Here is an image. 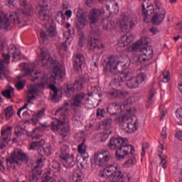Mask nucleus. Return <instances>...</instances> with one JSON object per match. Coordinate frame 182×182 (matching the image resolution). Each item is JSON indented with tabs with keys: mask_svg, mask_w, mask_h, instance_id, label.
Listing matches in <instances>:
<instances>
[{
	"mask_svg": "<svg viewBox=\"0 0 182 182\" xmlns=\"http://www.w3.org/2000/svg\"><path fill=\"white\" fill-rule=\"evenodd\" d=\"M77 151L78 153H80V154H85V153H86V147H85V142H82L78 146Z\"/></svg>",
	"mask_w": 182,
	"mask_h": 182,
	"instance_id": "obj_48",
	"label": "nucleus"
},
{
	"mask_svg": "<svg viewBox=\"0 0 182 182\" xmlns=\"http://www.w3.org/2000/svg\"><path fill=\"white\" fill-rule=\"evenodd\" d=\"M42 75V73L41 72H35L34 73V75L32 76L31 80L33 82H36V80H38V79H39V77H41V75Z\"/></svg>",
	"mask_w": 182,
	"mask_h": 182,
	"instance_id": "obj_57",
	"label": "nucleus"
},
{
	"mask_svg": "<svg viewBox=\"0 0 182 182\" xmlns=\"http://www.w3.org/2000/svg\"><path fill=\"white\" fill-rule=\"evenodd\" d=\"M67 149L68 146L66 145H64L61 147L60 154L59 157L61 159L64 167H66V168H69L73 167V161H75V158L73 157V154L70 155L66 153Z\"/></svg>",
	"mask_w": 182,
	"mask_h": 182,
	"instance_id": "obj_13",
	"label": "nucleus"
},
{
	"mask_svg": "<svg viewBox=\"0 0 182 182\" xmlns=\"http://www.w3.org/2000/svg\"><path fill=\"white\" fill-rule=\"evenodd\" d=\"M68 113H69V103L66 102L55 111V115L59 116V118H56L55 121L51 123L52 130L58 132L60 136H63V139L66 137L70 132Z\"/></svg>",
	"mask_w": 182,
	"mask_h": 182,
	"instance_id": "obj_2",
	"label": "nucleus"
},
{
	"mask_svg": "<svg viewBox=\"0 0 182 182\" xmlns=\"http://www.w3.org/2000/svg\"><path fill=\"white\" fill-rule=\"evenodd\" d=\"M11 53H9V51H8L7 54H5L4 53H2V56L4 60L5 63H6L7 65H9L10 63V59H11Z\"/></svg>",
	"mask_w": 182,
	"mask_h": 182,
	"instance_id": "obj_49",
	"label": "nucleus"
},
{
	"mask_svg": "<svg viewBox=\"0 0 182 182\" xmlns=\"http://www.w3.org/2000/svg\"><path fill=\"white\" fill-rule=\"evenodd\" d=\"M91 37L88 38L87 47L90 50L94 49H103L105 46L100 43L97 38L100 36V31L99 29L92 30L90 34Z\"/></svg>",
	"mask_w": 182,
	"mask_h": 182,
	"instance_id": "obj_12",
	"label": "nucleus"
},
{
	"mask_svg": "<svg viewBox=\"0 0 182 182\" xmlns=\"http://www.w3.org/2000/svg\"><path fill=\"white\" fill-rule=\"evenodd\" d=\"M127 139L122 137H112L108 143V147L111 150H116L117 160H124L130 157V154H134V147L127 144Z\"/></svg>",
	"mask_w": 182,
	"mask_h": 182,
	"instance_id": "obj_3",
	"label": "nucleus"
},
{
	"mask_svg": "<svg viewBox=\"0 0 182 182\" xmlns=\"http://www.w3.org/2000/svg\"><path fill=\"white\" fill-rule=\"evenodd\" d=\"M43 167V159L38 158L36 160V165L26 176L27 182H38L41 175L42 174V168Z\"/></svg>",
	"mask_w": 182,
	"mask_h": 182,
	"instance_id": "obj_11",
	"label": "nucleus"
},
{
	"mask_svg": "<svg viewBox=\"0 0 182 182\" xmlns=\"http://www.w3.org/2000/svg\"><path fill=\"white\" fill-rule=\"evenodd\" d=\"M124 82H127L126 85L129 89H137V87H139V84L136 78L133 77L131 73L120 74V75L117 76L112 80V85L114 87L122 89V86L124 85Z\"/></svg>",
	"mask_w": 182,
	"mask_h": 182,
	"instance_id": "obj_6",
	"label": "nucleus"
},
{
	"mask_svg": "<svg viewBox=\"0 0 182 182\" xmlns=\"http://www.w3.org/2000/svg\"><path fill=\"white\" fill-rule=\"evenodd\" d=\"M45 145V140L44 139H40L36 141H33L30 144V149L31 150H38L40 149V147H43Z\"/></svg>",
	"mask_w": 182,
	"mask_h": 182,
	"instance_id": "obj_29",
	"label": "nucleus"
},
{
	"mask_svg": "<svg viewBox=\"0 0 182 182\" xmlns=\"http://www.w3.org/2000/svg\"><path fill=\"white\" fill-rule=\"evenodd\" d=\"M102 29L104 31H111V29H114L116 24L114 21H110L109 18H103L102 21Z\"/></svg>",
	"mask_w": 182,
	"mask_h": 182,
	"instance_id": "obj_27",
	"label": "nucleus"
},
{
	"mask_svg": "<svg viewBox=\"0 0 182 182\" xmlns=\"http://www.w3.org/2000/svg\"><path fill=\"white\" fill-rule=\"evenodd\" d=\"M146 8H151L154 12L151 19V23L156 26L161 25L166 18V10H164V8L161 6L160 0H154V5H148L146 6Z\"/></svg>",
	"mask_w": 182,
	"mask_h": 182,
	"instance_id": "obj_7",
	"label": "nucleus"
},
{
	"mask_svg": "<svg viewBox=\"0 0 182 182\" xmlns=\"http://www.w3.org/2000/svg\"><path fill=\"white\" fill-rule=\"evenodd\" d=\"M37 151L39 154V156H41V157H40V159H43V156H46V153L45 152V149H43V146H41L40 148H38L37 149Z\"/></svg>",
	"mask_w": 182,
	"mask_h": 182,
	"instance_id": "obj_54",
	"label": "nucleus"
},
{
	"mask_svg": "<svg viewBox=\"0 0 182 182\" xmlns=\"http://www.w3.org/2000/svg\"><path fill=\"white\" fill-rule=\"evenodd\" d=\"M99 176L100 177H102V178L109 177L110 182L130 181V177L124 176V174L120 169V166L117 164H112L106 166L103 171H100Z\"/></svg>",
	"mask_w": 182,
	"mask_h": 182,
	"instance_id": "obj_4",
	"label": "nucleus"
},
{
	"mask_svg": "<svg viewBox=\"0 0 182 182\" xmlns=\"http://www.w3.org/2000/svg\"><path fill=\"white\" fill-rule=\"evenodd\" d=\"M38 59L39 63H41L43 68L48 66L49 62L51 65H56V63H58V60H53V58L50 57V55L44 50H41V54L38 55Z\"/></svg>",
	"mask_w": 182,
	"mask_h": 182,
	"instance_id": "obj_17",
	"label": "nucleus"
},
{
	"mask_svg": "<svg viewBox=\"0 0 182 182\" xmlns=\"http://www.w3.org/2000/svg\"><path fill=\"white\" fill-rule=\"evenodd\" d=\"M11 130H12V127H8L6 129L1 131L3 141H6V140H8V136H9V132H11Z\"/></svg>",
	"mask_w": 182,
	"mask_h": 182,
	"instance_id": "obj_42",
	"label": "nucleus"
},
{
	"mask_svg": "<svg viewBox=\"0 0 182 182\" xmlns=\"http://www.w3.org/2000/svg\"><path fill=\"white\" fill-rule=\"evenodd\" d=\"M106 114V111L105 109L97 108V117H105V114Z\"/></svg>",
	"mask_w": 182,
	"mask_h": 182,
	"instance_id": "obj_50",
	"label": "nucleus"
},
{
	"mask_svg": "<svg viewBox=\"0 0 182 182\" xmlns=\"http://www.w3.org/2000/svg\"><path fill=\"white\" fill-rule=\"evenodd\" d=\"M3 70H4V61L2 60H0V79H2V75H4Z\"/></svg>",
	"mask_w": 182,
	"mask_h": 182,
	"instance_id": "obj_60",
	"label": "nucleus"
},
{
	"mask_svg": "<svg viewBox=\"0 0 182 182\" xmlns=\"http://www.w3.org/2000/svg\"><path fill=\"white\" fill-rule=\"evenodd\" d=\"M176 137L178 140H181L182 141V131H178L176 133Z\"/></svg>",
	"mask_w": 182,
	"mask_h": 182,
	"instance_id": "obj_62",
	"label": "nucleus"
},
{
	"mask_svg": "<svg viewBox=\"0 0 182 182\" xmlns=\"http://www.w3.org/2000/svg\"><path fill=\"white\" fill-rule=\"evenodd\" d=\"M80 117H82V113L80 112H74L73 119L75 122H80Z\"/></svg>",
	"mask_w": 182,
	"mask_h": 182,
	"instance_id": "obj_51",
	"label": "nucleus"
},
{
	"mask_svg": "<svg viewBox=\"0 0 182 182\" xmlns=\"http://www.w3.org/2000/svg\"><path fill=\"white\" fill-rule=\"evenodd\" d=\"M14 107L9 106L4 109V113L6 119H11V117L14 114Z\"/></svg>",
	"mask_w": 182,
	"mask_h": 182,
	"instance_id": "obj_40",
	"label": "nucleus"
},
{
	"mask_svg": "<svg viewBox=\"0 0 182 182\" xmlns=\"http://www.w3.org/2000/svg\"><path fill=\"white\" fill-rule=\"evenodd\" d=\"M141 6H142V15L144 16V21L147 23V22H149V19H148L149 14H147L149 12V10L146 9L144 4H142Z\"/></svg>",
	"mask_w": 182,
	"mask_h": 182,
	"instance_id": "obj_45",
	"label": "nucleus"
},
{
	"mask_svg": "<svg viewBox=\"0 0 182 182\" xmlns=\"http://www.w3.org/2000/svg\"><path fill=\"white\" fill-rule=\"evenodd\" d=\"M120 120V127L125 133H134L139 129V119L136 117L133 118L125 114L121 117Z\"/></svg>",
	"mask_w": 182,
	"mask_h": 182,
	"instance_id": "obj_8",
	"label": "nucleus"
},
{
	"mask_svg": "<svg viewBox=\"0 0 182 182\" xmlns=\"http://www.w3.org/2000/svg\"><path fill=\"white\" fill-rule=\"evenodd\" d=\"M46 31L49 35V36H56L58 35V31H56V27L50 25L49 26L46 27Z\"/></svg>",
	"mask_w": 182,
	"mask_h": 182,
	"instance_id": "obj_36",
	"label": "nucleus"
},
{
	"mask_svg": "<svg viewBox=\"0 0 182 182\" xmlns=\"http://www.w3.org/2000/svg\"><path fill=\"white\" fill-rule=\"evenodd\" d=\"M77 20L75 21V26L77 28V29H78L79 31H80V29H83L85 26V15L77 12Z\"/></svg>",
	"mask_w": 182,
	"mask_h": 182,
	"instance_id": "obj_24",
	"label": "nucleus"
},
{
	"mask_svg": "<svg viewBox=\"0 0 182 182\" xmlns=\"http://www.w3.org/2000/svg\"><path fill=\"white\" fill-rule=\"evenodd\" d=\"M45 114V109H42L41 110L36 112L33 114L32 120L36 122H39V119H42V117Z\"/></svg>",
	"mask_w": 182,
	"mask_h": 182,
	"instance_id": "obj_35",
	"label": "nucleus"
},
{
	"mask_svg": "<svg viewBox=\"0 0 182 182\" xmlns=\"http://www.w3.org/2000/svg\"><path fill=\"white\" fill-rule=\"evenodd\" d=\"M9 53H12L14 59L21 56V51L18 50V48L15 45H11L9 47Z\"/></svg>",
	"mask_w": 182,
	"mask_h": 182,
	"instance_id": "obj_32",
	"label": "nucleus"
},
{
	"mask_svg": "<svg viewBox=\"0 0 182 182\" xmlns=\"http://www.w3.org/2000/svg\"><path fill=\"white\" fill-rule=\"evenodd\" d=\"M12 92H14V87H10L9 89L2 91L1 95H3L4 97H6V99H12V95H11Z\"/></svg>",
	"mask_w": 182,
	"mask_h": 182,
	"instance_id": "obj_39",
	"label": "nucleus"
},
{
	"mask_svg": "<svg viewBox=\"0 0 182 182\" xmlns=\"http://www.w3.org/2000/svg\"><path fill=\"white\" fill-rule=\"evenodd\" d=\"M112 123H113V119L112 118H107L102 121V126L106 130H109L112 127Z\"/></svg>",
	"mask_w": 182,
	"mask_h": 182,
	"instance_id": "obj_38",
	"label": "nucleus"
},
{
	"mask_svg": "<svg viewBox=\"0 0 182 182\" xmlns=\"http://www.w3.org/2000/svg\"><path fill=\"white\" fill-rule=\"evenodd\" d=\"M50 171H53V173H60L62 171V166L60 163L57 161H53L50 164Z\"/></svg>",
	"mask_w": 182,
	"mask_h": 182,
	"instance_id": "obj_31",
	"label": "nucleus"
},
{
	"mask_svg": "<svg viewBox=\"0 0 182 182\" xmlns=\"http://www.w3.org/2000/svg\"><path fill=\"white\" fill-rule=\"evenodd\" d=\"M67 41L62 43V44L58 47L59 50H65V52H68V45L66 44Z\"/></svg>",
	"mask_w": 182,
	"mask_h": 182,
	"instance_id": "obj_56",
	"label": "nucleus"
},
{
	"mask_svg": "<svg viewBox=\"0 0 182 182\" xmlns=\"http://www.w3.org/2000/svg\"><path fill=\"white\" fill-rule=\"evenodd\" d=\"M75 86L72 85L70 84L67 85V90L65 92L67 93L66 97H70L72 96L73 93H75Z\"/></svg>",
	"mask_w": 182,
	"mask_h": 182,
	"instance_id": "obj_41",
	"label": "nucleus"
},
{
	"mask_svg": "<svg viewBox=\"0 0 182 182\" xmlns=\"http://www.w3.org/2000/svg\"><path fill=\"white\" fill-rule=\"evenodd\" d=\"M20 5L22 9H18L16 11L15 17H14V15L12 14H9V16H8V14L4 13V11H0L1 29H5L6 31H8L9 28H11L12 23H14V25H18L19 28L23 26H21L22 23V18H23L25 15H27L28 16L32 15V13L33 12V8L32 7V5L28 4L26 0L21 1Z\"/></svg>",
	"mask_w": 182,
	"mask_h": 182,
	"instance_id": "obj_1",
	"label": "nucleus"
},
{
	"mask_svg": "<svg viewBox=\"0 0 182 182\" xmlns=\"http://www.w3.org/2000/svg\"><path fill=\"white\" fill-rule=\"evenodd\" d=\"M40 39L43 42H45L46 41H48V35L46 34V33L45 31H41L40 32Z\"/></svg>",
	"mask_w": 182,
	"mask_h": 182,
	"instance_id": "obj_53",
	"label": "nucleus"
},
{
	"mask_svg": "<svg viewBox=\"0 0 182 182\" xmlns=\"http://www.w3.org/2000/svg\"><path fill=\"white\" fill-rule=\"evenodd\" d=\"M119 66L124 68L126 64H123V62L117 60V58L114 56H110L108 58L107 61L104 67V73L108 76L111 75H117L120 73L119 70Z\"/></svg>",
	"mask_w": 182,
	"mask_h": 182,
	"instance_id": "obj_9",
	"label": "nucleus"
},
{
	"mask_svg": "<svg viewBox=\"0 0 182 182\" xmlns=\"http://www.w3.org/2000/svg\"><path fill=\"white\" fill-rule=\"evenodd\" d=\"M163 80L164 83H167L170 80V72L165 70L163 72Z\"/></svg>",
	"mask_w": 182,
	"mask_h": 182,
	"instance_id": "obj_47",
	"label": "nucleus"
},
{
	"mask_svg": "<svg viewBox=\"0 0 182 182\" xmlns=\"http://www.w3.org/2000/svg\"><path fill=\"white\" fill-rule=\"evenodd\" d=\"M73 66L77 70L82 69V66H83V63H85V56L82 54H76L73 57Z\"/></svg>",
	"mask_w": 182,
	"mask_h": 182,
	"instance_id": "obj_21",
	"label": "nucleus"
},
{
	"mask_svg": "<svg viewBox=\"0 0 182 182\" xmlns=\"http://www.w3.org/2000/svg\"><path fill=\"white\" fill-rule=\"evenodd\" d=\"M161 137L166 139L167 137V127H164L161 132Z\"/></svg>",
	"mask_w": 182,
	"mask_h": 182,
	"instance_id": "obj_59",
	"label": "nucleus"
},
{
	"mask_svg": "<svg viewBox=\"0 0 182 182\" xmlns=\"http://www.w3.org/2000/svg\"><path fill=\"white\" fill-rule=\"evenodd\" d=\"M49 88L53 92V95L51 97V100H56V99H58V87H56L55 85L50 84V85H49Z\"/></svg>",
	"mask_w": 182,
	"mask_h": 182,
	"instance_id": "obj_37",
	"label": "nucleus"
},
{
	"mask_svg": "<svg viewBox=\"0 0 182 182\" xmlns=\"http://www.w3.org/2000/svg\"><path fill=\"white\" fill-rule=\"evenodd\" d=\"M42 182H66V180L63 178L55 179L50 176V173L48 171L44 175V177H43Z\"/></svg>",
	"mask_w": 182,
	"mask_h": 182,
	"instance_id": "obj_28",
	"label": "nucleus"
},
{
	"mask_svg": "<svg viewBox=\"0 0 182 182\" xmlns=\"http://www.w3.org/2000/svg\"><path fill=\"white\" fill-rule=\"evenodd\" d=\"M105 14V10L100 9H94L91 10L90 15L88 16V19L90 22V26L92 27L93 25H96L100 19V16Z\"/></svg>",
	"mask_w": 182,
	"mask_h": 182,
	"instance_id": "obj_18",
	"label": "nucleus"
},
{
	"mask_svg": "<svg viewBox=\"0 0 182 182\" xmlns=\"http://www.w3.org/2000/svg\"><path fill=\"white\" fill-rule=\"evenodd\" d=\"M147 149H148L147 144H142V152L141 154L142 157H144V156H146V150H147Z\"/></svg>",
	"mask_w": 182,
	"mask_h": 182,
	"instance_id": "obj_58",
	"label": "nucleus"
},
{
	"mask_svg": "<svg viewBox=\"0 0 182 182\" xmlns=\"http://www.w3.org/2000/svg\"><path fill=\"white\" fill-rule=\"evenodd\" d=\"M43 4H40V11L38 12L39 18L41 21H49V10L48 6L50 4H52L53 0H41Z\"/></svg>",
	"mask_w": 182,
	"mask_h": 182,
	"instance_id": "obj_16",
	"label": "nucleus"
},
{
	"mask_svg": "<svg viewBox=\"0 0 182 182\" xmlns=\"http://www.w3.org/2000/svg\"><path fill=\"white\" fill-rule=\"evenodd\" d=\"M43 148L44 149L46 156H50V154H52V145H50V144H44V145H43Z\"/></svg>",
	"mask_w": 182,
	"mask_h": 182,
	"instance_id": "obj_44",
	"label": "nucleus"
},
{
	"mask_svg": "<svg viewBox=\"0 0 182 182\" xmlns=\"http://www.w3.org/2000/svg\"><path fill=\"white\" fill-rule=\"evenodd\" d=\"M154 95H155L154 92H152L151 94V95L149 96V100H148L149 103L151 104V103H153V102H154Z\"/></svg>",
	"mask_w": 182,
	"mask_h": 182,
	"instance_id": "obj_63",
	"label": "nucleus"
},
{
	"mask_svg": "<svg viewBox=\"0 0 182 182\" xmlns=\"http://www.w3.org/2000/svg\"><path fill=\"white\" fill-rule=\"evenodd\" d=\"M136 23H137V17L136 16H133L132 17L128 18L127 16H125L123 18V21L120 22V26L122 32H125L126 33H129L130 32V29H133V28H136Z\"/></svg>",
	"mask_w": 182,
	"mask_h": 182,
	"instance_id": "obj_15",
	"label": "nucleus"
},
{
	"mask_svg": "<svg viewBox=\"0 0 182 182\" xmlns=\"http://www.w3.org/2000/svg\"><path fill=\"white\" fill-rule=\"evenodd\" d=\"M38 92H39V88L36 85H31L28 90V103H31L33 99H36V95H38Z\"/></svg>",
	"mask_w": 182,
	"mask_h": 182,
	"instance_id": "obj_22",
	"label": "nucleus"
},
{
	"mask_svg": "<svg viewBox=\"0 0 182 182\" xmlns=\"http://www.w3.org/2000/svg\"><path fill=\"white\" fill-rule=\"evenodd\" d=\"M147 79V75L146 74L141 73L136 75L135 77V80H136V83H138V86H140L141 83H143Z\"/></svg>",
	"mask_w": 182,
	"mask_h": 182,
	"instance_id": "obj_34",
	"label": "nucleus"
},
{
	"mask_svg": "<svg viewBox=\"0 0 182 182\" xmlns=\"http://www.w3.org/2000/svg\"><path fill=\"white\" fill-rule=\"evenodd\" d=\"M163 150H164L163 144H160V146L158 147V156L159 159H161V162L159 163V166H161L162 168H167V156H162L161 154H163Z\"/></svg>",
	"mask_w": 182,
	"mask_h": 182,
	"instance_id": "obj_25",
	"label": "nucleus"
},
{
	"mask_svg": "<svg viewBox=\"0 0 182 182\" xmlns=\"http://www.w3.org/2000/svg\"><path fill=\"white\" fill-rule=\"evenodd\" d=\"M48 83H49V81H48V80H46L45 81L41 83L36 84V86L38 89H39V87H41L42 89H45V87L48 86Z\"/></svg>",
	"mask_w": 182,
	"mask_h": 182,
	"instance_id": "obj_55",
	"label": "nucleus"
},
{
	"mask_svg": "<svg viewBox=\"0 0 182 182\" xmlns=\"http://www.w3.org/2000/svg\"><path fill=\"white\" fill-rule=\"evenodd\" d=\"M116 89L117 90L108 91L107 95L111 97H119V99H124L129 95V92L120 90L121 88L116 87Z\"/></svg>",
	"mask_w": 182,
	"mask_h": 182,
	"instance_id": "obj_23",
	"label": "nucleus"
},
{
	"mask_svg": "<svg viewBox=\"0 0 182 182\" xmlns=\"http://www.w3.org/2000/svg\"><path fill=\"white\" fill-rule=\"evenodd\" d=\"M73 85L75 90H82V88L83 87V81L82 80H76Z\"/></svg>",
	"mask_w": 182,
	"mask_h": 182,
	"instance_id": "obj_46",
	"label": "nucleus"
},
{
	"mask_svg": "<svg viewBox=\"0 0 182 182\" xmlns=\"http://www.w3.org/2000/svg\"><path fill=\"white\" fill-rule=\"evenodd\" d=\"M108 113L112 115L119 114L122 113V104L120 102H112L107 107Z\"/></svg>",
	"mask_w": 182,
	"mask_h": 182,
	"instance_id": "obj_20",
	"label": "nucleus"
},
{
	"mask_svg": "<svg viewBox=\"0 0 182 182\" xmlns=\"http://www.w3.org/2000/svg\"><path fill=\"white\" fill-rule=\"evenodd\" d=\"M86 43V36H85V34L83 33H80L79 34L78 38V43L81 48H83L85 43Z\"/></svg>",
	"mask_w": 182,
	"mask_h": 182,
	"instance_id": "obj_43",
	"label": "nucleus"
},
{
	"mask_svg": "<svg viewBox=\"0 0 182 182\" xmlns=\"http://www.w3.org/2000/svg\"><path fill=\"white\" fill-rule=\"evenodd\" d=\"M146 38H142L140 41L136 42L132 46V50H139V57L138 58L139 60L143 62H147L153 58V47L151 46H146L143 47L144 45H147V42L144 41Z\"/></svg>",
	"mask_w": 182,
	"mask_h": 182,
	"instance_id": "obj_5",
	"label": "nucleus"
},
{
	"mask_svg": "<svg viewBox=\"0 0 182 182\" xmlns=\"http://www.w3.org/2000/svg\"><path fill=\"white\" fill-rule=\"evenodd\" d=\"M85 99L86 94L85 92L77 93L73 98L71 106L73 107H82L85 105Z\"/></svg>",
	"mask_w": 182,
	"mask_h": 182,
	"instance_id": "obj_19",
	"label": "nucleus"
},
{
	"mask_svg": "<svg viewBox=\"0 0 182 182\" xmlns=\"http://www.w3.org/2000/svg\"><path fill=\"white\" fill-rule=\"evenodd\" d=\"M125 159H129L124 164V167L129 168V167H132V166H134L136 164V156H134V154H130L129 156Z\"/></svg>",
	"mask_w": 182,
	"mask_h": 182,
	"instance_id": "obj_30",
	"label": "nucleus"
},
{
	"mask_svg": "<svg viewBox=\"0 0 182 182\" xmlns=\"http://www.w3.org/2000/svg\"><path fill=\"white\" fill-rule=\"evenodd\" d=\"M28 103L25 104L22 107H21L18 112H17V114L18 116H19V117H21V112H22L23 110H25V109H26L28 107Z\"/></svg>",
	"mask_w": 182,
	"mask_h": 182,
	"instance_id": "obj_61",
	"label": "nucleus"
},
{
	"mask_svg": "<svg viewBox=\"0 0 182 182\" xmlns=\"http://www.w3.org/2000/svg\"><path fill=\"white\" fill-rule=\"evenodd\" d=\"M109 160H110V153H109V151L97 152L94 155L95 164L99 167L106 166L109 163Z\"/></svg>",
	"mask_w": 182,
	"mask_h": 182,
	"instance_id": "obj_14",
	"label": "nucleus"
},
{
	"mask_svg": "<svg viewBox=\"0 0 182 182\" xmlns=\"http://www.w3.org/2000/svg\"><path fill=\"white\" fill-rule=\"evenodd\" d=\"M132 41H133V36L124 35L119 38L118 43L121 48H124V46L131 43Z\"/></svg>",
	"mask_w": 182,
	"mask_h": 182,
	"instance_id": "obj_26",
	"label": "nucleus"
},
{
	"mask_svg": "<svg viewBox=\"0 0 182 182\" xmlns=\"http://www.w3.org/2000/svg\"><path fill=\"white\" fill-rule=\"evenodd\" d=\"M25 83H26L25 81L17 82L16 84V87L17 90H22V89L25 87Z\"/></svg>",
	"mask_w": 182,
	"mask_h": 182,
	"instance_id": "obj_52",
	"label": "nucleus"
},
{
	"mask_svg": "<svg viewBox=\"0 0 182 182\" xmlns=\"http://www.w3.org/2000/svg\"><path fill=\"white\" fill-rule=\"evenodd\" d=\"M28 161L29 158L26 156V154L20 149H15L11 154V157L7 159L8 164H10L11 167L13 168H15L16 166H21L22 161L27 163Z\"/></svg>",
	"mask_w": 182,
	"mask_h": 182,
	"instance_id": "obj_10",
	"label": "nucleus"
},
{
	"mask_svg": "<svg viewBox=\"0 0 182 182\" xmlns=\"http://www.w3.org/2000/svg\"><path fill=\"white\" fill-rule=\"evenodd\" d=\"M53 72L55 76V77H58L59 79H62L65 76V72L62 70L59 67L54 66Z\"/></svg>",
	"mask_w": 182,
	"mask_h": 182,
	"instance_id": "obj_33",
	"label": "nucleus"
},
{
	"mask_svg": "<svg viewBox=\"0 0 182 182\" xmlns=\"http://www.w3.org/2000/svg\"><path fill=\"white\" fill-rule=\"evenodd\" d=\"M8 2H9V6L14 7L15 5H16V0H9Z\"/></svg>",
	"mask_w": 182,
	"mask_h": 182,
	"instance_id": "obj_64",
	"label": "nucleus"
}]
</instances>
